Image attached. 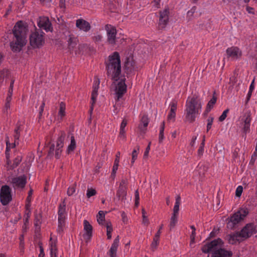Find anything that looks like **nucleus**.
<instances>
[{"label":"nucleus","instance_id":"obj_19","mask_svg":"<svg viewBox=\"0 0 257 257\" xmlns=\"http://www.w3.org/2000/svg\"><path fill=\"white\" fill-rule=\"evenodd\" d=\"M100 83L99 80L96 82L95 85L93 86V90L91 93V105L90 109V113L92 112L93 109V105L95 103L96 97L98 95L97 92L99 88V85Z\"/></svg>","mask_w":257,"mask_h":257},{"label":"nucleus","instance_id":"obj_22","mask_svg":"<svg viewBox=\"0 0 257 257\" xmlns=\"http://www.w3.org/2000/svg\"><path fill=\"white\" fill-rule=\"evenodd\" d=\"M149 119L147 115H144L141 120V123L139 125V128L141 132L145 134L147 130V127L148 125Z\"/></svg>","mask_w":257,"mask_h":257},{"label":"nucleus","instance_id":"obj_39","mask_svg":"<svg viewBox=\"0 0 257 257\" xmlns=\"http://www.w3.org/2000/svg\"><path fill=\"white\" fill-rule=\"evenodd\" d=\"M65 104L63 102H61L60 104V108L58 112V114L62 117L65 115Z\"/></svg>","mask_w":257,"mask_h":257},{"label":"nucleus","instance_id":"obj_29","mask_svg":"<svg viewBox=\"0 0 257 257\" xmlns=\"http://www.w3.org/2000/svg\"><path fill=\"white\" fill-rule=\"evenodd\" d=\"M22 157L21 156H17L14 160L13 163L12 165H10L9 168L8 170H13L16 168L20 163L21 162Z\"/></svg>","mask_w":257,"mask_h":257},{"label":"nucleus","instance_id":"obj_4","mask_svg":"<svg viewBox=\"0 0 257 257\" xmlns=\"http://www.w3.org/2000/svg\"><path fill=\"white\" fill-rule=\"evenodd\" d=\"M44 33L41 30L36 31L30 36V43L34 48H39L45 43L44 39Z\"/></svg>","mask_w":257,"mask_h":257},{"label":"nucleus","instance_id":"obj_62","mask_svg":"<svg viewBox=\"0 0 257 257\" xmlns=\"http://www.w3.org/2000/svg\"><path fill=\"white\" fill-rule=\"evenodd\" d=\"M50 246H51L50 249L52 248V247L53 248V254H54L55 252H56L57 253V246H56V243L55 242H52L50 244Z\"/></svg>","mask_w":257,"mask_h":257},{"label":"nucleus","instance_id":"obj_35","mask_svg":"<svg viewBox=\"0 0 257 257\" xmlns=\"http://www.w3.org/2000/svg\"><path fill=\"white\" fill-rule=\"evenodd\" d=\"M215 94V92L214 91L212 98L209 101L206 106L207 107L211 109L213 107V105L215 104L217 101V97L214 95Z\"/></svg>","mask_w":257,"mask_h":257},{"label":"nucleus","instance_id":"obj_28","mask_svg":"<svg viewBox=\"0 0 257 257\" xmlns=\"http://www.w3.org/2000/svg\"><path fill=\"white\" fill-rule=\"evenodd\" d=\"M65 136V132L64 131H61L60 136L57 139L56 147L63 148Z\"/></svg>","mask_w":257,"mask_h":257},{"label":"nucleus","instance_id":"obj_27","mask_svg":"<svg viewBox=\"0 0 257 257\" xmlns=\"http://www.w3.org/2000/svg\"><path fill=\"white\" fill-rule=\"evenodd\" d=\"M127 124V120L125 119H123L120 124V131L119 134V137L123 139H125L126 138L125 136V132L124 130V128Z\"/></svg>","mask_w":257,"mask_h":257},{"label":"nucleus","instance_id":"obj_15","mask_svg":"<svg viewBox=\"0 0 257 257\" xmlns=\"http://www.w3.org/2000/svg\"><path fill=\"white\" fill-rule=\"evenodd\" d=\"M136 62L133 57H126L124 64V69L126 74H131L135 69Z\"/></svg>","mask_w":257,"mask_h":257},{"label":"nucleus","instance_id":"obj_8","mask_svg":"<svg viewBox=\"0 0 257 257\" xmlns=\"http://www.w3.org/2000/svg\"><path fill=\"white\" fill-rule=\"evenodd\" d=\"M223 246V242L221 244L217 245L215 249L212 252L211 257H232L233 255L232 251L225 249Z\"/></svg>","mask_w":257,"mask_h":257},{"label":"nucleus","instance_id":"obj_37","mask_svg":"<svg viewBox=\"0 0 257 257\" xmlns=\"http://www.w3.org/2000/svg\"><path fill=\"white\" fill-rule=\"evenodd\" d=\"M20 125H17L14 131V139L16 141L19 142L20 137Z\"/></svg>","mask_w":257,"mask_h":257},{"label":"nucleus","instance_id":"obj_52","mask_svg":"<svg viewBox=\"0 0 257 257\" xmlns=\"http://www.w3.org/2000/svg\"><path fill=\"white\" fill-rule=\"evenodd\" d=\"M105 226L107 229L106 232L111 233L112 231V224L110 221L106 222Z\"/></svg>","mask_w":257,"mask_h":257},{"label":"nucleus","instance_id":"obj_46","mask_svg":"<svg viewBox=\"0 0 257 257\" xmlns=\"http://www.w3.org/2000/svg\"><path fill=\"white\" fill-rule=\"evenodd\" d=\"M214 118L213 117L210 116L207 119V132H208L209 130L211 128V126L212 123L213 122Z\"/></svg>","mask_w":257,"mask_h":257},{"label":"nucleus","instance_id":"obj_2","mask_svg":"<svg viewBox=\"0 0 257 257\" xmlns=\"http://www.w3.org/2000/svg\"><path fill=\"white\" fill-rule=\"evenodd\" d=\"M106 74L111 79L117 81L121 74V61L119 53L115 51L109 56L107 62H105Z\"/></svg>","mask_w":257,"mask_h":257},{"label":"nucleus","instance_id":"obj_20","mask_svg":"<svg viewBox=\"0 0 257 257\" xmlns=\"http://www.w3.org/2000/svg\"><path fill=\"white\" fill-rule=\"evenodd\" d=\"M226 54L228 57H231L233 59H236L239 56L241 55V52L239 51V49L236 47H231L226 50Z\"/></svg>","mask_w":257,"mask_h":257},{"label":"nucleus","instance_id":"obj_38","mask_svg":"<svg viewBox=\"0 0 257 257\" xmlns=\"http://www.w3.org/2000/svg\"><path fill=\"white\" fill-rule=\"evenodd\" d=\"M142 213L143 217V223L146 226H148L150 222L148 217L146 215V212L144 208H143L142 209Z\"/></svg>","mask_w":257,"mask_h":257},{"label":"nucleus","instance_id":"obj_55","mask_svg":"<svg viewBox=\"0 0 257 257\" xmlns=\"http://www.w3.org/2000/svg\"><path fill=\"white\" fill-rule=\"evenodd\" d=\"M138 156V152L136 150H134L132 152V164H133L137 159Z\"/></svg>","mask_w":257,"mask_h":257},{"label":"nucleus","instance_id":"obj_44","mask_svg":"<svg viewBox=\"0 0 257 257\" xmlns=\"http://www.w3.org/2000/svg\"><path fill=\"white\" fill-rule=\"evenodd\" d=\"M64 226H65V221H58V226L57 231L59 232V233L62 232Z\"/></svg>","mask_w":257,"mask_h":257},{"label":"nucleus","instance_id":"obj_49","mask_svg":"<svg viewBox=\"0 0 257 257\" xmlns=\"http://www.w3.org/2000/svg\"><path fill=\"white\" fill-rule=\"evenodd\" d=\"M205 144H203V143H201L200 145V147L198 150V155L200 157H201L203 155V152H204V148Z\"/></svg>","mask_w":257,"mask_h":257},{"label":"nucleus","instance_id":"obj_6","mask_svg":"<svg viewBox=\"0 0 257 257\" xmlns=\"http://www.w3.org/2000/svg\"><path fill=\"white\" fill-rule=\"evenodd\" d=\"M105 29L106 31L107 34V41L106 42L111 46H114L116 44V28L110 25H106L105 26Z\"/></svg>","mask_w":257,"mask_h":257},{"label":"nucleus","instance_id":"obj_60","mask_svg":"<svg viewBox=\"0 0 257 257\" xmlns=\"http://www.w3.org/2000/svg\"><path fill=\"white\" fill-rule=\"evenodd\" d=\"M176 116V112H171L170 111L169 114L168 115V120H171L173 119V120H175V118Z\"/></svg>","mask_w":257,"mask_h":257},{"label":"nucleus","instance_id":"obj_36","mask_svg":"<svg viewBox=\"0 0 257 257\" xmlns=\"http://www.w3.org/2000/svg\"><path fill=\"white\" fill-rule=\"evenodd\" d=\"M66 203L65 199L63 201L62 203L59 205L58 215H64L65 213Z\"/></svg>","mask_w":257,"mask_h":257},{"label":"nucleus","instance_id":"obj_3","mask_svg":"<svg viewBox=\"0 0 257 257\" xmlns=\"http://www.w3.org/2000/svg\"><path fill=\"white\" fill-rule=\"evenodd\" d=\"M185 121L192 123L195 120L196 115L199 113L202 105L200 99L198 96L194 95L192 98H188L186 105Z\"/></svg>","mask_w":257,"mask_h":257},{"label":"nucleus","instance_id":"obj_33","mask_svg":"<svg viewBox=\"0 0 257 257\" xmlns=\"http://www.w3.org/2000/svg\"><path fill=\"white\" fill-rule=\"evenodd\" d=\"M165 122L163 121L161 125L160 126V133H159V144H161L163 142V140L164 139V132L165 129Z\"/></svg>","mask_w":257,"mask_h":257},{"label":"nucleus","instance_id":"obj_56","mask_svg":"<svg viewBox=\"0 0 257 257\" xmlns=\"http://www.w3.org/2000/svg\"><path fill=\"white\" fill-rule=\"evenodd\" d=\"M250 124H244L242 130L244 133L246 134L250 131Z\"/></svg>","mask_w":257,"mask_h":257},{"label":"nucleus","instance_id":"obj_18","mask_svg":"<svg viewBox=\"0 0 257 257\" xmlns=\"http://www.w3.org/2000/svg\"><path fill=\"white\" fill-rule=\"evenodd\" d=\"M76 26L80 30L85 32L89 31L91 29L90 24L87 21L82 19H79L76 20Z\"/></svg>","mask_w":257,"mask_h":257},{"label":"nucleus","instance_id":"obj_23","mask_svg":"<svg viewBox=\"0 0 257 257\" xmlns=\"http://www.w3.org/2000/svg\"><path fill=\"white\" fill-rule=\"evenodd\" d=\"M243 233L241 231L240 232H237L233 234H228L226 236L228 242L230 244H234L236 243L237 241H238V239L237 238L238 237H242Z\"/></svg>","mask_w":257,"mask_h":257},{"label":"nucleus","instance_id":"obj_12","mask_svg":"<svg viewBox=\"0 0 257 257\" xmlns=\"http://www.w3.org/2000/svg\"><path fill=\"white\" fill-rule=\"evenodd\" d=\"M240 212H237L234 213L229 218V221L227 223V227L228 228L233 229L235 227V225L237 224L242 219V217Z\"/></svg>","mask_w":257,"mask_h":257},{"label":"nucleus","instance_id":"obj_45","mask_svg":"<svg viewBox=\"0 0 257 257\" xmlns=\"http://www.w3.org/2000/svg\"><path fill=\"white\" fill-rule=\"evenodd\" d=\"M135 206L137 207L139 205V193L138 190H137L135 191Z\"/></svg>","mask_w":257,"mask_h":257},{"label":"nucleus","instance_id":"obj_31","mask_svg":"<svg viewBox=\"0 0 257 257\" xmlns=\"http://www.w3.org/2000/svg\"><path fill=\"white\" fill-rule=\"evenodd\" d=\"M181 198L180 196H177L176 198L175 204L173 208V214H178L179 211V206L180 204Z\"/></svg>","mask_w":257,"mask_h":257},{"label":"nucleus","instance_id":"obj_42","mask_svg":"<svg viewBox=\"0 0 257 257\" xmlns=\"http://www.w3.org/2000/svg\"><path fill=\"white\" fill-rule=\"evenodd\" d=\"M244 117H245V118L243 120L244 124H250V121L251 120L250 112L245 113L244 115Z\"/></svg>","mask_w":257,"mask_h":257},{"label":"nucleus","instance_id":"obj_63","mask_svg":"<svg viewBox=\"0 0 257 257\" xmlns=\"http://www.w3.org/2000/svg\"><path fill=\"white\" fill-rule=\"evenodd\" d=\"M115 157H115L114 163L119 164V157H120V152H118L116 153Z\"/></svg>","mask_w":257,"mask_h":257},{"label":"nucleus","instance_id":"obj_48","mask_svg":"<svg viewBox=\"0 0 257 257\" xmlns=\"http://www.w3.org/2000/svg\"><path fill=\"white\" fill-rule=\"evenodd\" d=\"M243 191V187L239 186L237 187L235 191V195L237 197H240Z\"/></svg>","mask_w":257,"mask_h":257},{"label":"nucleus","instance_id":"obj_34","mask_svg":"<svg viewBox=\"0 0 257 257\" xmlns=\"http://www.w3.org/2000/svg\"><path fill=\"white\" fill-rule=\"evenodd\" d=\"M177 216H178L177 214H172V216L171 218V221H170V229H172L175 226L176 224L177 223V221H178Z\"/></svg>","mask_w":257,"mask_h":257},{"label":"nucleus","instance_id":"obj_9","mask_svg":"<svg viewBox=\"0 0 257 257\" xmlns=\"http://www.w3.org/2000/svg\"><path fill=\"white\" fill-rule=\"evenodd\" d=\"M222 243H223V240L221 238H218L203 245L201 248V250L203 253H208L210 251H211L212 253L215 249L217 245Z\"/></svg>","mask_w":257,"mask_h":257},{"label":"nucleus","instance_id":"obj_58","mask_svg":"<svg viewBox=\"0 0 257 257\" xmlns=\"http://www.w3.org/2000/svg\"><path fill=\"white\" fill-rule=\"evenodd\" d=\"M54 149H55V145L54 144H53L52 145H51V146L50 147V149H49V150L48 152V156H50L53 155Z\"/></svg>","mask_w":257,"mask_h":257},{"label":"nucleus","instance_id":"obj_7","mask_svg":"<svg viewBox=\"0 0 257 257\" xmlns=\"http://www.w3.org/2000/svg\"><path fill=\"white\" fill-rule=\"evenodd\" d=\"M170 14L169 8L166 7L163 11L159 12V22L158 24V29L163 30L165 29L169 23V15Z\"/></svg>","mask_w":257,"mask_h":257},{"label":"nucleus","instance_id":"obj_13","mask_svg":"<svg viewBox=\"0 0 257 257\" xmlns=\"http://www.w3.org/2000/svg\"><path fill=\"white\" fill-rule=\"evenodd\" d=\"M125 78L121 79L120 81L118 82L115 87V93L117 96V100L122 97L123 95L126 91V85L125 83Z\"/></svg>","mask_w":257,"mask_h":257},{"label":"nucleus","instance_id":"obj_14","mask_svg":"<svg viewBox=\"0 0 257 257\" xmlns=\"http://www.w3.org/2000/svg\"><path fill=\"white\" fill-rule=\"evenodd\" d=\"M11 183L14 187L24 188L27 183V177L22 175L12 179Z\"/></svg>","mask_w":257,"mask_h":257},{"label":"nucleus","instance_id":"obj_40","mask_svg":"<svg viewBox=\"0 0 257 257\" xmlns=\"http://www.w3.org/2000/svg\"><path fill=\"white\" fill-rule=\"evenodd\" d=\"M97 193L95 189L93 188H88L87 190L86 196L88 198L95 195Z\"/></svg>","mask_w":257,"mask_h":257},{"label":"nucleus","instance_id":"obj_54","mask_svg":"<svg viewBox=\"0 0 257 257\" xmlns=\"http://www.w3.org/2000/svg\"><path fill=\"white\" fill-rule=\"evenodd\" d=\"M196 10V7H193L192 8L187 12V17L190 19V17H192L194 13L195 12Z\"/></svg>","mask_w":257,"mask_h":257},{"label":"nucleus","instance_id":"obj_21","mask_svg":"<svg viewBox=\"0 0 257 257\" xmlns=\"http://www.w3.org/2000/svg\"><path fill=\"white\" fill-rule=\"evenodd\" d=\"M119 236L118 235L113 240L111 246L109 251V254L110 257H116L117 249L119 244Z\"/></svg>","mask_w":257,"mask_h":257},{"label":"nucleus","instance_id":"obj_16","mask_svg":"<svg viewBox=\"0 0 257 257\" xmlns=\"http://www.w3.org/2000/svg\"><path fill=\"white\" fill-rule=\"evenodd\" d=\"M84 230L85 233L83 236L86 242L89 241L92 236L93 227L89 222L86 220H84Z\"/></svg>","mask_w":257,"mask_h":257},{"label":"nucleus","instance_id":"obj_50","mask_svg":"<svg viewBox=\"0 0 257 257\" xmlns=\"http://www.w3.org/2000/svg\"><path fill=\"white\" fill-rule=\"evenodd\" d=\"M237 212H240V213L241 215V217H242V219L243 220L244 217H245L248 214V211L247 208L245 209H241L240 210Z\"/></svg>","mask_w":257,"mask_h":257},{"label":"nucleus","instance_id":"obj_57","mask_svg":"<svg viewBox=\"0 0 257 257\" xmlns=\"http://www.w3.org/2000/svg\"><path fill=\"white\" fill-rule=\"evenodd\" d=\"M102 37L100 35H98L95 36H94L92 38L93 40L95 42H100L102 40Z\"/></svg>","mask_w":257,"mask_h":257},{"label":"nucleus","instance_id":"obj_59","mask_svg":"<svg viewBox=\"0 0 257 257\" xmlns=\"http://www.w3.org/2000/svg\"><path fill=\"white\" fill-rule=\"evenodd\" d=\"M108 7L109 10L111 11V12H114L116 9V6L111 2H110L108 4Z\"/></svg>","mask_w":257,"mask_h":257},{"label":"nucleus","instance_id":"obj_24","mask_svg":"<svg viewBox=\"0 0 257 257\" xmlns=\"http://www.w3.org/2000/svg\"><path fill=\"white\" fill-rule=\"evenodd\" d=\"M42 214L41 213H37V211L35 212V219H34V225L36 227V231H39L40 229V225L41 224L42 220Z\"/></svg>","mask_w":257,"mask_h":257},{"label":"nucleus","instance_id":"obj_11","mask_svg":"<svg viewBox=\"0 0 257 257\" xmlns=\"http://www.w3.org/2000/svg\"><path fill=\"white\" fill-rule=\"evenodd\" d=\"M127 180L126 179H121L118 189L116 192V197L121 200L125 199L126 195Z\"/></svg>","mask_w":257,"mask_h":257},{"label":"nucleus","instance_id":"obj_10","mask_svg":"<svg viewBox=\"0 0 257 257\" xmlns=\"http://www.w3.org/2000/svg\"><path fill=\"white\" fill-rule=\"evenodd\" d=\"M243 233L242 237L248 238L252 234L257 233V224L253 223H249L247 224L241 230Z\"/></svg>","mask_w":257,"mask_h":257},{"label":"nucleus","instance_id":"obj_25","mask_svg":"<svg viewBox=\"0 0 257 257\" xmlns=\"http://www.w3.org/2000/svg\"><path fill=\"white\" fill-rule=\"evenodd\" d=\"M161 233V232L160 231V230H158L153 238V240L151 245V248L153 251H154L157 248L159 244V240Z\"/></svg>","mask_w":257,"mask_h":257},{"label":"nucleus","instance_id":"obj_47","mask_svg":"<svg viewBox=\"0 0 257 257\" xmlns=\"http://www.w3.org/2000/svg\"><path fill=\"white\" fill-rule=\"evenodd\" d=\"M228 111H229V109H226L223 112L222 114L219 117V121H223L224 120H225V119L226 118V117L227 116V113L228 112Z\"/></svg>","mask_w":257,"mask_h":257},{"label":"nucleus","instance_id":"obj_41","mask_svg":"<svg viewBox=\"0 0 257 257\" xmlns=\"http://www.w3.org/2000/svg\"><path fill=\"white\" fill-rule=\"evenodd\" d=\"M76 185V183L75 182L71 187L68 188L67 192V194L68 196H71L75 192Z\"/></svg>","mask_w":257,"mask_h":257},{"label":"nucleus","instance_id":"obj_26","mask_svg":"<svg viewBox=\"0 0 257 257\" xmlns=\"http://www.w3.org/2000/svg\"><path fill=\"white\" fill-rule=\"evenodd\" d=\"M68 48L71 51L76 46L77 44L76 39L73 36V35H69L68 36Z\"/></svg>","mask_w":257,"mask_h":257},{"label":"nucleus","instance_id":"obj_30","mask_svg":"<svg viewBox=\"0 0 257 257\" xmlns=\"http://www.w3.org/2000/svg\"><path fill=\"white\" fill-rule=\"evenodd\" d=\"M97 221L99 225H103L105 221V214L103 211H99L97 215Z\"/></svg>","mask_w":257,"mask_h":257},{"label":"nucleus","instance_id":"obj_61","mask_svg":"<svg viewBox=\"0 0 257 257\" xmlns=\"http://www.w3.org/2000/svg\"><path fill=\"white\" fill-rule=\"evenodd\" d=\"M45 101L43 100V102H42V103L40 106V110L39 111V116H42V113L43 112V111H44V107H45Z\"/></svg>","mask_w":257,"mask_h":257},{"label":"nucleus","instance_id":"obj_32","mask_svg":"<svg viewBox=\"0 0 257 257\" xmlns=\"http://www.w3.org/2000/svg\"><path fill=\"white\" fill-rule=\"evenodd\" d=\"M76 148V143L74 137L73 136L71 137V143L68 146L67 149V153L69 154L71 152H72Z\"/></svg>","mask_w":257,"mask_h":257},{"label":"nucleus","instance_id":"obj_53","mask_svg":"<svg viewBox=\"0 0 257 257\" xmlns=\"http://www.w3.org/2000/svg\"><path fill=\"white\" fill-rule=\"evenodd\" d=\"M62 148L57 147V149L55 151V158L57 159H59L61 156V154L62 151Z\"/></svg>","mask_w":257,"mask_h":257},{"label":"nucleus","instance_id":"obj_51","mask_svg":"<svg viewBox=\"0 0 257 257\" xmlns=\"http://www.w3.org/2000/svg\"><path fill=\"white\" fill-rule=\"evenodd\" d=\"M151 145V142H150L148 144V146L147 147L146 150L145 151L144 154V158L147 159L148 157L149 153L150 150V147Z\"/></svg>","mask_w":257,"mask_h":257},{"label":"nucleus","instance_id":"obj_1","mask_svg":"<svg viewBox=\"0 0 257 257\" xmlns=\"http://www.w3.org/2000/svg\"><path fill=\"white\" fill-rule=\"evenodd\" d=\"M27 30V27L22 21L16 23L12 30L14 37L16 40L10 43V47L13 52H20L22 48L26 44V33Z\"/></svg>","mask_w":257,"mask_h":257},{"label":"nucleus","instance_id":"obj_5","mask_svg":"<svg viewBox=\"0 0 257 257\" xmlns=\"http://www.w3.org/2000/svg\"><path fill=\"white\" fill-rule=\"evenodd\" d=\"M11 189L7 185H3L0 190V200L2 204L6 206L12 200Z\"/></svg>","mask_w":257,"mask_h":257},{"label":"nucleus","instance_id":"obj_43","mask_svg":"<svg viewBox=\"0 0 257 257\" xmlns=\"http://www.w3.org/2000/svg\"><path fill=\"white\" fill-rule=\"evenodd\" d=\"M171 105V112H175L177 109V102L175 100H173L172 103L170 104Z\"/></svg>","mask_w":257,"mask_h":257},{"label":"nucleus","instance_id":"obj_64","mask_svg":"<svg viewBox=\"0 0 257 257\" xmlns=\"http://www.w3.org/2000/svg\"><path fill=\"white\" fill-rule=\"evenodd\" d=\"M256 157H257V156H254V153H253L252 155V156H251V159L250 160V162H249V164L250 165H253L254 164Z\"/></svg>","mask_w":257,"mask_h":257},{"label":"nucleus","instance_id":"obj_17","mask_svg":"<svg viewBox=\"0 0 257 257\" xmlns=\"http://www.w3.org/2000/svg\"><path fill=\"white\" fill-rule=\"evenodd\" d=\"M38 26L40 29H43L48 31H52V24L48 18H40L38 22Z\"/></svg>","mask_w":257,"mask_h":257}]
</instances>
